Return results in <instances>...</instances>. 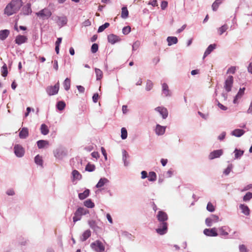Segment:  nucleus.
Wrapping results in <instances>:
<instances>
[{"label":"nucleus","instance_id":"473e14b6","mask_svg":"<svg viewBox=\"0 0 252 252\" xmlns=\"http://www.w3.org/2000/svg\"><path fill=\"white\" fill-rule=\"evenodd\" d=\"M245 90V88L240 89L239 92H238L237 94H236L233 100L234 103H236L237 99L240 98L243 95Z\"/></svg>","mask_w":252,"mask_h":252},{"label":"nucleus","instance_id":"412c9836","mask_svg":"<svg viewBox=\"0 0 252 252\" xmlns=\"http://www.w3.org/2000/svg\"><path fill=\"white\" fill-rule=\"evenodd\" d=\"M245 132V131L243 129H235L231 132V135L237 137H240L242 136Z\"/></svg>","mask_w":252,"mask_h":252},{"label":"nucleus","instance_id":"9d476101","mask_svg":"<svg viewBox=\"0 0 252 252\" xmlns=\"http://www.w3.org/2000/svg\"><path fill=\"white\" fill-rule=\"evenodd\" d=\"M156 232L159 235H163L166 233L167 231V223L166 222L160 223L158 228L156 229Z\"/></svg>","mask_w":252,"mask_h":252},{"label":"nucleus","instance_id":"c756f323","mask_svg":"<svg viewBox=\"0 0 252 252\" xmlns=\"http://www.w3.org/2000/svg\"><path fill=\"white\" fill-rule=\"evenodd\" d=\"M240 209L242 210V212L245 215H249L250 209L248 206L244 204H241L239 206Z\"/></svg>","mask_w":252,"mask_h":252},{"label":"nucleus","instance_id":"3c124183","mask_svg":"<svg viewBox=\"0 0 252 252\" xmlns=\"http://www.w3.org/2000/svg\"><path fill=\"white\" fill-rule=\"evenodd\" d=\"M153 83H152V82L150 80H148L147 81V83H146V90L147 91H149L153 88Z\"/></svg>","mask_w":252,"mask_h":252},{"label":"nucleus","instance_id":"4c0bfd02","mask_svg":"<svg viewBox=\"0 0 252 252\" xmlns=\"http://www.w3.org/2000/svg\"><path fill=\"white\" fill-rule=\"evenodd\" d=\"M34 162L36 164L42 166L43 164L42 157L38 155L36 156L34 158Z\"/></svg>","mask_w":252,"mask_h":252},{"label":"nucleus","instance_id":"7ed1b4c3","mask_svg":"<svg viewBox=\"0 0 252 252\" xmlns=\"http://www.w3.org/2000/svg\"><path fill=\"white\" fill-rule=\"evenodd\" d=\"M89 213V211L82 207H79L77 209L74 216L73 218V222H75L77 221L80 220L81 219V216Z\"/></svg>","mask_w":252,"mask_h":252},{"label":"nucleus","instance_id":"ddd939ff","mask_svg":"<svg viewBox=\"0 0 252 252\" xmlns=\"http://www.w3.org/2000/svg\"><path fill=\"white\" fill-rule=\"evenodd\" d=\"M155 110L158 112L163 119H165L168 117V113L167 109L164 107H157L155 108Z\"/></svg>","mask_w":252,"mask_h":252},{"label":"nucleus","instance_id":"20e7f679","mask_svg":"<svg viewBox=\"0 0 252 252\" xmlns=\"http://www.w3.org/2000/svg\"><path fill=\"white\" fill-rule=\"evenodd\" d=\"M91 247L93 250L96 252H104L105 247L103 243L99 240H96L91 244Z\"/></svg>","mask_w":252,"mask_h":252},{"label":"nucleus","instance_id":"9b49d317","mask_svg":"<svg viewBox=\"0 0 252 252\" xmlns=\"http://www.w3.org/2000/svg\"><path fill=\"white\" fill-rule=\"evenodd\" d=\"M14 153L17 157L21 158L24 156L25 150L21 145L19 144L15 145L14 147Z\"/></svg>","mask_w":252,"mask_h":252},{"label":"nucleus","instance_id":"bb28decb","mask_svg":"<svg viewBox=\"0 0 252 252\" xmlns=\"http://www.w3.org/2000/svg\"><path fill=\"white\" fill-rule=\"evenodd\" d=\"M31 5L28 3L23 7V12L24 15H29L32 12V9L31 8Z\"/></svg>","mask_w":252,"mask_h":252},{"label":"nucleus","instance_id":"423d86ee","mask_svg":"<svg viewBox=\"0 0 252 252\" xmlns=\"http://www.w3.org/2000/svg\"><path fill=\"white\" fill-rule=\"evenodd\" d=\"M59 83H57L54 86H51L47 87L46 91L49 95H53L58 94L59 90Z\"/></svg>","mask_w":252,"mask_h":252},{"label":"nucleus","instance_id":"6e6552de","mask_svg":"<svg viewBox=\"0 0 252 252\" xmlns=\"http://www.w3.org/2000/svg\"><path fill=\"white\" fill-rule=\"evenodd\" d=\"M219 221V218L215 215H212L210 217L205 220V223L208 227L211 226L213 223L217 222Z\"/></svg>","mask_w":252,"mask_h":252},{"label":"nucleus","instance_id":"0eeeda50","mask_svg":"<svg viewBox=\"0 0 252 252\" xmlns=\"http://www.w3.org/2000/svg\"><path fill=\"white\" fill-rule=\"evenodd\" d=\"M55 21L58 26L61 28L66 25L67 23V18L66 16L64 15L61 16H57L55 17Z\"/></svg>","mask_w":252,"mask_h":252},{"label":"nucleus","instance_id":"69168bd1","mask_svg":"<svg viewBox=\"0 0 252 252\" xmlns=\"http://www.w3.org/2000/svg\"><path fill=\"white\" fill-rule=\"evenodd\" d=\"M226 135L225 132H222L220 133V134L218 136V139L220 140H222L224 139Z\"/></svg>","mask_w":252,"mask_h":252},{"label":"nucleus","instance_id":"c85d7f7f","mask_svg":"<svg viewBox=\"0 0 252 252\" xmlns=\"http://www.w3.org/2000/svg\"><path fill=\"white\" fill-rule=\"evenodd\" d=\"M73 180H80L82 178L81 174L76 170H73L72 172Z\"/></svg>","mask_w":252,"mask_h":252},{"label":"nucleus","instance_id":"de8ad7c7","mask_svg":"<svg viewBox=\"0 0 252 252\" xmlns=\"http://www.w3.org/2000/svg\"><path fill=\"white\" fill-rule=\"evenodd\" d=\"M110 24L108 23H105L104 24L100 26L98 29L97 32H102L105 29L108 28Z\"/></svg>","mask_w":252,"mask_h":252},{"label":"nucleus","instance_id":"f704fd0d","mask_svg":"<svg viewBox=\"0 0 252 252\" xmlns=\"http://www.w3.org/2000/svg\"><path fill=\"white\" fill-rule=\"evenodd\" d=\"M40 131L41 133L44 135L48 134L49 131L48 126L44 124L41 125Z\"/></svg>","mask_w":252,"mask_h":252},{"label":"nucleus","instance_id":"603ef678","mask_svg":"<svg viewBox=\"0 0 252 252\" xmlns=\"http://www.w3.org/2000/svg\"><path fill=\"white\" fill-rule=\"evenodd\" d=\"M252 198V193L250 192H247L245 195L243 197V200L244 201H249Z\"/></svg>","mask_w":252,"mask_h":252},{"label":"nucleus","instance_id":"0e129e2a","mask_svg":"<svg viewBox=\"0 0 252 252\" xmlns=\"http://www.w3.org/2000/svg\"><path fill=\"white\" fill-rule=\"evenodd\" d=\"M82 24H83V26L84 27L89 26L91 25V22L89 19H87V20H85L82 23Z\"/></svg>","mask_w":252,"mask_h":252},{"label":"nucleus","instance_id":"4468645a","mask_svg":"<svg viewBox=\"0 0 252 252\" xmlns=\"http://www.w3.org/2000/svg\"><path fill=\"white\" fill-rule=\"evenodd\" d=\"M223 154V150L221 149L213 151L210 153L208 158L209 159L212 160L216 158L220 157Z\"/></svg>","mask_w":252,"mask_h":252},{"label":"nucleus","instance_id":"09e8293b","mask_svg":"<svg viewBox=\"0 0 252 252\" xmlns=\"http://www.w3.org/2000/svg\"><path fill=\"white\" fill-rule=\"evenodd\" d=\"M233 166L232 164H229L227 167L224 170L223 174L225 175H228L230 172L231 171Z\"/></svg>","mask_w":252,"mask_h":252},{"label":"nucleus","instance_id":"4be33fe9","mask_svg":"<svg viewBox=\"0 0 252 252\" xmlns=\"http://www.w3.org/2000/svg\"><path fill=\"white\" fill-rule=\"evenodd\" d=\"M29 135V130L27 127H23L19 132V137L21 139H25Z\"/></svg>","mask_w":252,"mask_h":252},{"label":"nucleus","instance_id":"58836bf2","mask_svg":"<svg viewBox=\"0 0 252 252\" xmlns=\"http://www.w3.org/2000/svg\"><path fill=\"white\" fill-rule=\"evenodd\" d=\"M128 11L126 7H123L122 8V13L121 17L123 19H126L128 17Z\"/></svg>","mask_w":252,"mask_h":252},{"label":"nucleus","instance_id":"338daca9","mask_svg":"<svg viewBox=\"0 0 252 252\" xmlns=\"http://www.w3.org/2000/svg\"><path fill=\"white\" fill-rule=\"evenodd\" d=\"M98 94L97 93H95L94 94L93 96V100L94 103H96L97 102L98 98Z\"/></svg>","mask_w":252,"mask_h":252},{"label":"nucleus","instance_id":"a19ab883","mask_svg":"<svg viewBox=\"0 0 252 252\" xmlns=\"http://www.w3.org/2000/svg\"><path fill=\"white\" fill-rule=\"evenodd\" d=\"M157 179V175L155 172H150L149 173L148 180L151 182L155 181Z\"/></svg>","mask_w":252,"mask_h":252},{"label":"nucleus","instance_id":"393cba45","mask_svg":"<svg viewBox=\"0 0 252 252\" xmlns=\"http://www.w3.org/2000/svg\"><path fill=\"white\" fill-rule=\"evenodd\" d=\"M109 182V180L106 178H101L97 184L96 185L95 187L97 188H100L102 187L105 184L108 183Z\"/></svg>","mask_w":252,"mask_h":252},{"label":"nucleus","instance_id":"37998d69","mask_svg":"<svg viewBox=\"0 0 252 252\" xmlns=\"http://www.w3.org/2000/svg\"><path fill=\"white\" fill-rule=\"evenodd\" d=\"M65 106V103L64 101H59L56 105L57 109L60 111L63 110L64 109Z\"/></svg>","mask_w":252,"mask_h":252},{"label":"nucleus","instance_id":"49530a36","mask_svg":"<svg viewBox=\"0 0 252 252\" xmlns=\"http://www.w3.org/2000/svg\"><path fill=\"white\" fill-rule=\"evenodd\" d=\"M95 169V166L94 164H91L90 163L87 164L85 167L86 171L88 172H92L94 171Z\"/></svg>","mask_w":252,"mask_h":252},{"label":"nucleus","instance_id":"1a4fd4ad","mask_svg":"<svg viewBox=\"0 0 252 252\" xmlns=\"http://www.w3.org/2000/svg\"><path fill=\"white\" fill-rule=\"evenodd\" d=\"M233 83V77L232 76H229L225 80L224 88L227 92H229L231 90Z\"/></svg>","mask_w":252,"mask_h":252},{"label":"nucleus","instance_id":"6e6d98bb","mask_svg":"<svg viewBox=\"0 0 252 252\" xmlns=\"http://www.w3.org/2000/svg\"><path fill=\"white\" fill-rule=\"evenodd\" d=\"M88 223L90 227L92 229H95L97 227L95 221L94 220H91L88 221Z\"/></svg>","mask_w":252,"mask_h":252},{"label":"nucleus","instance_id":"7c9ffc66","mask_svg":"<svg viewBox=\"0 0 252 252\" xmlns=\"http://www.w3.org/2000/svg\"><path fill=\"white\" fill-rule=\"evenodd\" d=\"M49 145V142L48 141L40 140L37 142V145L39 149H42L44 148L46 146Z\"/></svg>","mask_w":252,"mask_h":252},{"label":"nucleus","instance_id":"c9c22d12","mask_svg":"<svg viewBox=\"0 0 252 252\" xmlns=\"http://www.w3.org/2000/svg\"><path fill=\"white\" fill-rule=\"evenodd\" d=\"M234 153L235 154L234 159H240L244 154V151L235 149Z\"/></svg>","mask_w":252,"mask_h":252},{"label":"nucleus","instance_id":"c03bdc74","mask_svg":"<svg viewBox=\"0 0 252 252\" xmlns=\"http://www.w3.org/2000/svg\"><path fill=\"white\" fill-rule=\"evenodd\" d=\"M228 29V26L224 24L218 29V32L220 35L222 34Z\"/></svg>","mask_w":252,"mask_h":252},{"label":"nucleus","instance_id":"4d7b16f0","mask_svg":"<svg viewBox=\"0 0 252 252\" xmlns=\"http://www.w3.org/2000/svg\"><path fill=\"white\" fill-rule=\"evenodd\" d=\"M239 250L240 252H248L247 247L243 244L239 246Z\"/></svg>","mask_w":252,"mask_h":252},{"label":"nucleus","instance_id":"aec40b11","mask_svg":"<svg viewBox=\"0 0 252 252\" xmlns=\"http://www.w3.org/2000/svg\"><path fill=\"white\" fill-rule=\"evenodd\" d=\"M108 42L112 44H114L115 43L118 42L120 40L119 37L113 34H111L108 35Z\"/></svg>","mask_w":252,"mask_h":252},{"label":"nucleus","instance_id":"774afa93","mask_svg":"<svg viewBox=\"0 0 252 252\" xmlns=\"http://www.w3.org/2000/svg\"><path fill=\"white\" fill-rule=\"evenodd\" d=\"M219 4H218L217 2H216L215 1L212 4V9L214 11H216L217 10V9L219 7Z\"/></svg>","mask_w":252,"mask_h":252},{"label":"nucleus","instance_id":"6ab92c4d","mask_svg":"<svg viewBox=\"0 0 252 252\" xmlns=\"http://www.w3.org/2000/svg\"><path fill=\"white\" fill-rule=\"evenodd\" d=\"M28 38L26 36L18 35L16 36L15 41L18 45H21L23 43H26L27 41Z\"/></svg>","mask_w":252,"mask_h":252},{"label":"nucleus","instance_id":"ea45409f","mask_svg":"<svg viewBox=\"0 0 252 252\" xmlns=\"http://www.w3.org/2000/svg\"><path fill=\"white\" fill-rule=\"evenodd\" d=\"M64 89L66 91H68L70 87V80L69 78H66L63 83Z\"/></svg>","mask_w":252,"mask_h":252},{"label":"nucleus","instance_id":"b1692460","mask_svg":"<svg viewBox=\"0 0 252 252\" xmlns=\"http://www.w3.org/2000/svg\"><path fill=\"white\" fill-rule=\"evenodd\" d=\"M216 48V44H211L206 49L205 52H204L203 58H205L206 56L209 55L214 49Z\"/></svg>","mask_w":252,"mask_h":252},{"label":"nucleus","instance_id":"13d9d810","mask_svg":"<svg viewBox=\"0 0 252 252\" xmlns=\"http://www.w3.org/2000/svg\"><path fill=\"white\" fill-rule=\"evenodd\" d=\"M98 49V46L96 43H94L91 47V51L93 53H96Z\"/></svg>","mask_w":252,"mask_h":252},{"label":"nucleus","instance_id":"680f3d73","mask_svg":"<svg viewBox=\"0 0 252 252\" xmlns=\"http://www.w3.org/2000/svg\"><path fill=\"white\" fill-rule=\"evenodd\" d=\"M168 5V3L166 1H162L161 3V8L162 10L165 9Z\"/></svg>","mask_w":252,"mask_h":252},{"label":"nucleus","instance_id":"bf43d9fd","mask_svg":"<svg viewBox=\"0 0 252 252\" xmlns=\"http://www.w3.org/2000/svg\"><path fill=\"white\" fill-rule=\"evenodd\" d=\"M131 28L129 26L125 27L123 29V33L124 34H127L130 32Z\"/></svg>","mask_w":252,"mask_h":252},{"label":"nucleus","instance_id":"e2e57ef3","mask_svg":"<svg viewBox=\"0 0 252 252\" xmlns=\"http://www.w3.org/2000/svg\"><path fill=\"white\" fill-rule=\"evenodd\" d=\"M6 194L8 195L12 196L15 194V192L13 189H8L6 191Z\"/></svg>","mask_w":252,"mask_h":252},{"label":"nucleus","instance_id":"5fc2aeb1","mask_svg":"<svg viewBox=\"0 0 252 252\" xmlns=\"http://www.w3.org/2000/svg\"><path fill=\"white\" fill-rule=\"evenodd\" d=\"M140 45V42L139 41H136L132 45V51H134L138 49Z\"/></svg>","mask_w":252,"mask_h":252},{"label":"nucleus","instance_id":"72a5a7b5","mask_svg":"<svg viewBox=\"0 0 252 252\" xmlns=\"http://www.w3.org/2000/svg\"><path fill=\"white\" fill-rule=\"evenodd\" d=\"M91 235V232L90 230H86L81 237V240L82 241H86Z\"/></svg>","mask_w":252,"mask_h":252},{"label":"nucleus","instance_id":"a18cd8bd","mask_svg":"<svg viewBox=\"0 0 252 252\" xmlns=\"http://www.w3.org/2000/svg\"><path fill=\"white\" fill-rule=\"evenodd\" d=\"M121 138L123 140L126 139L127 136V132L125 127L121 128Z\"/></svg>","mask_w":252,"mask_h":252},{"label":"nucleus","instance_id":"864d4df0","mask_svg":"<svg viewBox=\"0 0 252 252\" xmlns=\"http://www.w3.org/2000/svg\"><path fill=\"white\" fill-rule=\"evenodd\" d=\"M206 208L210 212H213L215 210L214 205L210 202L208 203Z\"/></svg>","mask_w":252,"mask_h":252},{"label":"nucleus","instance_id":"8fccbe9b","mask_svg":"<svg viewBox=\"0 0 252 252\" xmlns=\"http://www.w3.org/2000/svg\"><path fill=\"white\" fill-rule=\"evenodd\" d=\"M7 67L6 64H4L1 68V75L3 77H6L7 75Z\"/></svg>","mask_w":252,"mask_h":252},{"label":"nucleus","instance_id":"39448f33","mask_svg":"<svg viewBox=\"0 0 252 252\" xmlns=\"http://www.w3.org/2000/svg\"><path fill=\"white\" fill-rule=\"evenodd\" d=\"M219 231V235L221 237L224 239L231 238V237H228V232L230 231V228L228 226H223L220 227L217 229Z\"/></svg>","mask_w":252,"mask_h":252},{"label":"nucleus","instance_id":"052dcab7","mask_svg":"<svg viewBox=\"0 0 252 252\" xmlns=\"http://www.w3.org/2000/svg\"><path fill=\"white\" fill-rule=\"evenodd\" d=\"M235 71L236 67L235 66H231L228 69L227 73L234 74L235 73Z\"/></svg>","mask_w":252,"mask_h":252},{"label":"nucleus","instance_id":"2eb2a0df","mask_svg":"<svg viewBox=\"0 0 252 252\" xmlns=\"http://www.w3.org/2000/svg\"><path fill=\"white\" fill-rule=\"evenodd\" d=\"M157 218L160 223L166 222L168 219L167 214L162 211H159L157 215Z\"/></svg>","mask_w":252,"mask_h":252},{"label":"nucleus","instance_id":"a878e982","mask_svg":"<svg viewBox=\"0 0 252 252\" xmlns=\"http://www.w3.org/2000/svg\"><path fill=\"white\" fill-rule=\"evenodd\" d=\"M167 41L168 46H171L173 44H175L178 42V39L175 36H168L167 38Z\"/></svg>","mask_w":252,"mask_h":252},{"label":"nucleus","instance_id":"a211bd4d","mask_svg":"<svg viewBox=\"0 0 252 252\" xmlns=\"http://www.w3.org/2000/svg\"><path fill=\"white\" fill-rule=\"evenodd\" d=\"M162 93L165 96H170L171 95V93L168 86L165 83L162 84Z\"/></svg>","mask_w":252,"mask_h":252},{"label":"nucleus","instance_id":"79ce46f5","mask_svg":"<svg viewBox=\"0 0 252 252\" xmlns=\"http://www.w3.org/2000/svg\"><path fill=\"white\" fill-rule=\"evenodd\" d=\"M84 205L89 208H93L94 206V204L93 203L91 199H87L84 202Z\"/></svg>","mask_w":252,"mask_h":252},{"label":"nucleus","instance_id":"f257e3e1","mask_svg":"<svg viewBox=\"0 0 252 252\" xmlns=\"http://www.w3.org/2000/svg\"><path fill=\"white\" fill-rule=\"evenodd\" d=\"M23 4L22 0H12L4 8V14L9 16L16 13Z\"/></svg>","mask_w":252,"mask_h":252},{"label":"nucleus","instance_id":"2f4dec72","mask_svg":"<svg viewBox=\"0 0 252 252\" xmlns=\"http://www.w3.org/2000/svg\"><path fill=\"white\" fill-rule=\"evenodd\" d=\"M9 34V31L7 30H1L0 31V39L2 40L7 38Z\"/></svg>","mask_w":252,"mask_h":252},{"label":"nucleus","instance_id":"f8f14e48","mask_svg":"<svg viewBox=\"0 0 252 252\" xmlns=\"http://www.w3.org/2000/svg\"><path fill=\"white\" fill-rule=\"evenodd\" d=\"M203 233L209 237H216L219 235L217 233V228L213 227L211 229L206 228L203 230Z\"/></svg>","mask_w":252,"mask_h":252},{"label":"nucleus","instance_id":"5701e85b","mask_svg":"<svg viewBox=\"0 0 252 252\" xmlns=\"http://www.w3.org/2000/svg\"><path fill=\"white\" fill-rule=\"evenodd\" d=\"M123 154V160L125 166H127L129 164V162L127 160V159L129 158V155L127 152L125 150H123L122 151Z\"/></svg>","mask_w":252,"mask_h":252},{"label":"nucleus","instance_id":"f03ea898","mask_svg":"<svg viewBox=\"0 0 252 252\" xmlns=\"http://www.w3.org/2000/svg\"><path fill=\"white\" fill-rule=\"evenodd\" d=\"M36 15L40 19L45 20L48 19L52 15L50 9L48 8H44L36 13Z\"/></svg>","mask_w":252,"mask_h":252},{"label":"nucleus","instance_id":"cd10ccee","mask_svg":"<svg viewBox=\"0 0 252 252\" xmlns=\"http://www.w3.org/2000/svg\"><path fill=\"white\" fill-rule=\"evenodd\" d=\"M90 194V190L86 189L83 192L80 193L78 194V197L80 200H83L86 198Z\"/></svg>","mask_w":252,"mask_h":252},{"label":"nucleus","instance_id":"f3484780","mask_svg":"<svg viewBox=\"0 0 252 252\" xmlns=\"http://www.w3.org/2000/svg\"><path fill=\"white\" fill-rule=\"evenodd\" d=\"M166 126H162L159 124H157L156 126L155 132L158 135H163L165 132Z\"/></svg>","mask_w":252,"mask_h":252},{"label":"nucleus","instance_id":"e433bc0d","mask_svg":"<svg viewBox=\"0 0 252 252\" xmlns=\"http://www.w3.org/2000/svg\"><path fill=\"white\" fill-rule=\"evenodd\" d=\"M95 73L96 74V80H101L103 76L102 71L98 68H95Z\"/></svg>","mask_w":252,"mask_h":252},{"label":"nucleus","instance_id":"dca6fc26","mask_svg":"<svg viewBox=\"0 0 252 252\" xmlns=\"http://www.w3.org/2000/svg\"><path fill=\"white\" fill-rule=\"evenodd\" d=\"M54 155L56 158L62 159L66 155V154L63 149L58 148L54 151Z\"/></svg>","mask_w":252,"mask_h":252}]
</instances>
